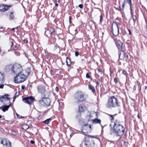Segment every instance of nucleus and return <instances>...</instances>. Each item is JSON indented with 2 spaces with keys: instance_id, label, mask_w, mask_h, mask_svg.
Instances as JSON below:
<instances>
[{
  "instance_id": "7",
  "label": "nucleus",
  "mask_w": 147,
  "mask_h": 147,
  "mask_svg": "<svg viewBox=\"0 0 147 147\" xmlns=\"http://www.w3.org/2000/svg\"><path fill=\"white\" fill-rule=\"evenodd\" d=\"M11 143L5 138L0 139V147H11Z\"/></svg>"
},
{
  "instance_id": "27",
  "label": "nucleus",
  "mask_w": 147,
  "mask_h": 147,
  "mask_svg": "<svg viewBox=\"0 0 147 147\" xmlns=\"http://www.w3.org/2000/svg\"><path fill=\"white\" fill-rule=\"evenodd\" d=\"M127 2L128 3L130 6V9H131V6L132 5L131 0H127Z\"/></svg>"
},
{
  "instance_id": "49",
  "label": "nucleus",
  "mask_w": 147,
  "mask_h": 147,
  "mask_svg": "<svg viewBox=\"0 0 147 147\" xmlns=\"http://www.w3.org/2000/svg\"><path fill=\"white\" fill-rule=\"evenodd\" d=\"M30 142L32 144L34 143V142L32 140H31Z\"/></svg>"
},
{
  "instance_id": "20",
  "label": "nucleus",
  "mask_w": 147,
  "mask_h": 147,
  "mask_svg": "<svg viewBox=\"0 0 147 147\" xmlns=\"http://www.w3.org/2000/svg\"><path fill=\"white\" fill-rule=\"evenodd\" d=\"M101 122V121L100 119H95L93 120V123L94 124L100 123Z\"/></svg>"
},
{
  "instance_id": "12",
  "label": "nucleus",
  "mask_w": 147,
  "mask_h": 147,
  "mask_svg": "<svg viewBox=\"0 0 147 147\" xmlns=\"http://www.w3.org/2000/svg\"><path fill=\"white\" fill-rule=\"evenodd\" d=\"M119 57L121 60L125 59L126 57L124 51L121 50H119Z\"/></svg>"
},
{
  "instance_id": "16",
  "label": "nucleus",
  "mask_w": 147,
  "mask_h": 147,
  "mask_svg": "<svg viewBox=\"0 0 147 147\" xmlns=\"http://www.w3.org/2000/svg\"><path fill=\"white\" fill-rule=\"evenodd\" d=\"M86 107L83 105H81L79 106L78 110L80 113L83 112L85 109Z\"/></svg>"
},
{
  "instance_id": "14",
  "label": "nucleus",
  "mask_w": 147,
  "mask_h": 147,
  "mask_svg": "<svg viewBox=\"0 0 147 147\" xmlns=\"http://www.w3.org/2000/svg\"><path fill=\"white\" fill-rule=\"evenodd\" d=\"M115 43L119 50H122L123 45L122 42L120 40H118Z\"/></svg>"
},
{
  "instance_id": "9",
  "label": "nucleus",
  "mask_w": 147,
  "mask_h": 147,
  "mask_svg": "<svg viewBox=\"0 0 147 147\" xmlns=\"http://www.w3.org/2000/svg\"><path fill=\"white\" fill-rule=\"evenodd\" d=\"M34 99V98L32 96H30L24 98L22 100L26 103L31 104L33 103Z\"/></svg>"
},
{
  "instance_id": "33",
  "label": "nucleus",
  "mask_w": 147,
  "mask_h": 147,
  "mask_svg": "<svg viewBox=\"0 0 147 147\" xmlns=\"http://www.w3.org/2000/svg\"><path fill=\"white\" fill-rule=\"evenodd\" d=\"M122 73L124 75H125V76H127L128 74L126 71H123Z\"/></svg>"
},
{
  "instance_id": "18",
  "label": "nucleus",
  "mask_w": 147,
  "mask_h": 147,
  "mask_svg": "<svg viewBox=\"0 0 147 147\" xmlns=\"http://www.w3.org/2000/svg\"><path fill=\"white\" fill-rule=\"evenodd\" d=\"M53 32H54V29L53 28H50L49 29H48L47 31H45V34L46 32L48 34H51L53 33Z\"/></svg>"
},
{
  "instance_id": "6",
  "label": "nucleus",
  "mask_w": 147,
  "mask_h": 147,
  "mask_svg": "<svg viewBox=\"0 0 147 147\" xmlns=\"http://www.w3.org/2000/svg\"><path fill=\"white\" fill-rule=\"evenodd\" d=\"M39 102L42 105L47 107L50 105L51 100L49 98H43L39 101Z\"/></svg>"
},
{
  "instance_id": "38",
  "label": "nucleus",
  "mask_w": 147,
  "mask_h": 147,
  "mask_svg": "<svg viewBox=\"0 0 147 147\" xmlns=\"http://www.w3.org/2000/svg\"><path fill=\"white\" fill-rule=\"evenodd\" d=\"M114 81L115 83H117L118 82L117 79V78H114Z\"/></svg>"
},
{
  "instance_id": "58",
  "label": "nucleus",
  "mask_w": 147,
  "mask_h": 147,
  "mask_svg": "<svg viewBox=\"0 0 147 147\" xmlns=\"http://www.w3.org/2000/svg\"><path fill=\"white\" fill-rule=\"evenodd\" d=\"M87 126L89 127L90 128H91V126L90 125H88Z\"/></svg>"
},
{
  "instance_id": "4",
  "label": "nucleus",
  "mask_w": 147,
  "mask_h": 147,
  "mask_svg": "<svg viewBox=\"0 0 147 147\" xmlns=\"http://www.w3.org/2000/svg\"><path fill=\"white\" fill-rule=\"evenodd\" d=\"M27 78L26 75L21 73L18 74L14 78V81L16 83H20L25 81Z\"/></svg>"
},
{
  "instance_id": "19",
  "label": "nucleus",
  "mask_w": 147,
  "mask_h": 147,
  "mask_svg": "<svg viewBox=\"0 0 147 147\" xmlns=\"http://www.w3.org/2000/svg\"><path fill=\"white\" fill-rule=\"evenodd\" d=\"M29 127V125L26 124H24L22 126V129L24 130H26L28 129Z\"/></svg>"
},
{
  "instance_id": "63",
  "label": "nucleus",
  "mask_w": 147,
  "mask_h": 147,
  "mask_svg": "<svg viewBox=\"0 0 147 147\" xmlns=\"http://www.w3.org/2000/svg\"><path fill=\"white\" fill-rule=\"evenodd\" d=\"M138 118H140V116H139V115H138Z\"/></svg>"
},
{
  "instance_id": "60",
  "label": "nucleus",
  "mask_w": 147,
  "mask_h": 147,
  "mask_svg": "<svg viewBox=\"0 0 147 147\" xmlns=\"http://www.w3.org/2000/svg\"><path fill=\"white\" fill-rule=\"evenodd\" d=\"M55 6H58V4L57 3H55Z\"/></svg>"
},
{
  "instance_id": "39",
  "label": "nucleus",
  "mask_w": 147,
  "mask_h": 147,
  "mask_svg": "<svg viewBox=\"0 0 147 147\" xmlns=\"http://www.w3.org/2000/svg\"><path fill=\"white\" fill-rule=\"evenodd\" d=\"M125 1H124V2L123 3V4L122 5V6L123 8H124L125 6Z\"/></svg>"
},
{
  "instance_id": "26",
  "label": "nucleus",
  "mask_w": 147,
  "mask_h": 147,
  "mask_svg": "<svg viewBox=\"0 0 147 147\" xmlns=\"http://www.w3.org/2000/svg\"><path fill=\"white\" fill-rule=\"evenodd\" d=\"M9 19L10 20H12L14 18V16L13 15V13L12 12H11V13L9 14Z\"/></svg>"
},
{
  "instance_id": "47",
  "label": "nucleus",
  "mask_w": 147,
  "mask_h": 147,
  "mask_svg": "<svg viewBox=\"0 0 147 147\" xmlns=\"http://www.w3.org/2000/svg\"><path fill=\"white\" fill-rule=\"evenodd\" d=\"M55 90L57 92H58L59 91V89L57 87H56L55 88Z\"/></svg>"
},
{
  "instance_id": "44",
  "label": "nucleus",
  "mask_w": 147,
  "mask_h": 147,
  "mask_svg": "<svg viewBox=\"0 0 147 147\" xmlns=\"http://www.w3.org/2000/svg\"><path fill=\"white\" fill-rule=\"evenodd\" d=\"M25 86L24 85H22L21 86L22 89V90L24 89L25 88Z\"/></svg>"
},
{
  "instance_id": "43",
  "label": "nucleus",
  "mask_w": 147,
  "mask_h": 147,
  "mask_svg": "<svg viewBox=\"0 0 147 147\" xmlns=\"http://www.w3.org/2000/svg\"><path fill=\"white\" fill-rule=\"evenodd\" d=\"M4 85L3 84H2L0 85V88H3V87Z\"/></svg>"
},
{
  "instance_id": "45",
  "label": "nucleus",
  "mask_w": 147,
  "mask_h": 147,
  "mask_svg": "<svg viewBox=\"0 0 147 147\" xmlns=\"http://www.w3.org/2000/svg\"><path fill=\"white\" fill-rule=\"evenodd\" d=\"M17 49L18 47L16 46H15L13 48V50H16Z\"/></svg>"
},
{
  "instance_id": "32",
  "label": "nucleus",
  "mask_w": 147,
  "mask_h": 147,
  "mask_svg": "<svg viewBox=\"0 0 147 147\" xmlns=\"http://www.w3.org/2000/svg\"><path fill=\"white\" fill-rule=\"evenodd\" d=\"M113 72V70L112 69H111V68H110V75L111 76Z\"/></svg>"
},
{
  "instance_id": "5",
  "label": "nucleus",
  "mask_w": 147,
  "mask_h": 147,
  "mask_svg": "<svg viewBox=\"0 0 147 147\" xmlns=\"http://www.w3.org/2000/svg\"><path fill=\"white\" fill-rule=\"evenodd\" d=\"M22 70V66L19 64H16L13 65L12 73L18 74H20Z\"/></svg>"
},
{
  "instance_id": "64",
  "label": "nucleus",
  "mask_w": 147,
  "mask_h": 147,
  "mask_svg": "<svg viewBox=\"0 0 147 147\" xmlns=\"http://www.w3.org/2000/svg\"><path fill=\"white\" fill-rule=\"evenodd\" d=\"M90 137H91V138L93 137V136H90Z\"/></svg>"
},
{
  "instance_id": "23",
  "label": "nucleus",
  "mask_w": 147,
  "mask_h": 147,
  "mask_svg": "<svg viewBox=\"0 0 147 147\" xmlns=\"http://www.w3.org/2000/svg\"><path fill=\"white\" fill-rule=\"evenodd\" d=\"M66 62L67 65L70 66L71 64V60L68 57L66 58Z\"/></svg>"
},
{
  "instance_id": "48",
  "label": "nucleus",
  "mask_w": 147,
  "mask_h": 147,
  "mask_svg": "<svg viewBox=\"0 0 147 147\" xmlns=\"http://www.w3.org/2000/svg\"><path fill=\"white\" fill-rule=\"evenodd\" d=\"M57 49V46H55L54 48V50Z\"/></svg>"
},
{
  "instance_id": "29",
  "label": "nucleus",
  "mask_w": 147,
  "mask_h": 147,
  "mask_svg": "<svg viewBox=\"0 0 147 147\" xmlns=\"http://www.w3.org/2000/svg\"><path fill=\"white\" fill-rule=\"evenodd\" d=\"M117 115V114H115L114 115H109V116L110 117H111V118L110 119L111 120H113L114 119V116L116 115Z\"/></svg>"
},
{
  "instance_id": "36",
  "label": "nucleus",
  "mask_w": 147,
  "mask_h": 147,
  "mask_svg": "<svg viewBox=\"0 0 147 147\" xmlns=\"http://www.w3.org/2000/svg\"><path fill=\"white\" fill-rule=\"evenodd\" d=\"M78 7L81 9H82L83 7V6L82 4H80L78 5Z\"/></svg>"
},
{
  "instance_id": "37",
  "label": "nucleus",
  "mask_w": 147,
  "mask_h": 147,
  "mask_svg": "<svg viewBox=\"0 0 147 147\" xmlns=\"http://www.w3.org/2000/svg\"><path fill=\"white\" fill-rule=\"evenodd\" d=\"M79 55V53L78 52H75V55L76 57L78 56Z\"/></svg>"
},
{
  "instance_id": "21",
  "label": "nucleus",
  "mask_w": 147,
  "mask_h": 147,
  "mask_svg": "<svg viewBox=\"0 0 147 147\" xmlns=\"http://www.w3.org/2000/svg\"><path fill=\"white\" fill-rule=\"evenodd\" d=\"M1 107V109L2 110V111L4 112H5V111L8 110V107H7L6 105L4 106H2Z\"/></svg>"
},
{
  "instance_id": "30",
  "label": "nucleus",
  "mask_w": 147,
  "mask_h": 147,
  "mask_svg": "<svg viewBox=\"0 0 147 147\" xmlns=\"http://www.w3.org/2000/svg\"><path fill=\"white\" fill-rule=\"evenodd\" d=\"M19 92H16L15 93V95L14 96L15 98H16L18 97L19 96Z\"/></svg>"
},
{
  "instance_id": "2",
  "label": "nucleus",
  "mask_w": 147,
  "mask_h": 147,
  "mask_svg": "<svg viewBox=\"0 0 147 147\" xmlns=\"http://www.w3.org/2000/svg\"><path fill=\"white\" fill-rule=\"evenodd\" d=\"M106 106L107 108H111L119 107L120 105L117 99L113 96H111L108 99Z\"/></svg>"
},
{
  "instance_id": "53",
  "label": "nucleus",
  "mask_w": 147,
  "mask_h": 147,
  "mask_svg": "<svg viewBox=\"0 0 147 147\" xmlns=\"http://www.w3.org/2000/svg\"><path fill=\"white\" fill-rule=\"evenodd\" d=\"M117 9L118 10H119V11H120V10H121L120 8V7H117Z\"/></svg>"
},
{
  "instance_id": "34",
  "label": "nucleus",
  "mask_w": 147,
  "mask_h": 147,
  "mask_svg": "<svg viewBox=\"0 0 147 147\" xmlns=\"http://www.w3.org/2000/svg\"><path fill=\"white\" fill-rule=\"evenodd\" d=\"M86 77L87 78H91L90 76L89 75L88 73H87L86 75Z\"/></svg>"
},
{
  "instance_id": "46",
  "label": "nucleus",
  "mask_w": 147,
  "mask_h": 147,
  "mask_svg": "<svg viewBox=\"0 0 147 147\" xmlns=\"http://www.w3.org/2000/svg\"><path fill=\"white\" fill-rule=\"evenodd\" d=\"M128 30L129 32V34L130 35H131V30H129V29H128Z\"/></svg>"
},
{
  "instance_id": "28",
  "label": "nucleus",
  "mask_w": 147,
  "mask_h": 147,
  "mask_svg": "<svg viewBox=\"0 0 147 147\" xmlns=\"http://www.w3.org/2000/svg\"><path fill=\"white\" fill-rule=\"evenodd\" d=\"M131 16H132L133 19L134 20V23H135V22L137 20L136 16L133 15L132 13H131Z\"/></svg>"
},
{
  "instance_id": "3",
  "label": "nucleus",
  "mask_w": 147,
  "mask_h": 147,
  "mask_svg": "<svg viewBox=\"0 0 147 147\" xmlns=\"http://www.w3.org/2000/svg\"><path fill=\"white\" fill-rule=\"evenodd\" d=\"M85 99L84 94L81 91L77 92L75 94L74 97L75 103H79L84 101Z\"/></svg>"
},
{
  "instance_id": "35",
  "label": "nucleus",
  "mask_w": 147,
  "mask_h": 147,
  "mask_svg": "<svg viewBox=\"0 0 147 147\" xmlns=\"http://www.w3.org/2000/svg\"><path fill=\"white\" fill-rule=\"evenodd\" d=\"M16 115L17 116V117L18 118H24V117L20 116L19 115H18L17 113H16Z\"/></svg>"
},
{
  "instance_id": "15",
  "label": "nucleus",
  "mask_w": 147,
  "mask_h": 147,
  "mask_svg": "<svg viewBox=\"0 0 147 147\" xmlns=\"http://www.w3.org/2000/svg\"><path fill=\"white\" fill-rule=\"evenodd\" d=\"M10 7L7 5H4L0 6V11H4L7 10Z\"/></svg>"
},
{
  "instance_id": "41",
  "label": "nucleus",
  "mask_w": 147,
  "mask_h": 147,
  "mask_svg": "<svg viewBox=\"0 0 147 147\" xmlns=\"http://www.w3.org/2000/svg\"><path fill=\"white\" fill-rule=\"evenodd\" d=\"M52 43H54L55 42V41H56V39L55 38H53V39H52Z\"/></svg>"
},
{
  "instance_id": "62",
  "label": "nucleus",
  "mask_w": 147,
  "mask_h": 147,
  "mask_svg": "<svg viewBox=\"0 0 147 147\" xmlns=\"http://www.w3.org/2000/svg\"><path fill=\"white\" fill-rule=\"evenodd\" d=\"M10 43H11V46H12L13 45V42L12 41H11V42H10Z\"/></svg>"
},
{
  "instance_id": "31",
  "label": "nucleus",
  "mask_w": 147,
  "mask_h": 147,
  "mask_svg": "<svg viewBox=\"0 0 147 147\" xmlns=\"http://www.w3.org/2000/svg\"><path fill=\"white\" fill-rule=\"evenodd\" d=\"M100 23H101L102 22V20L103 19V16L102 15H101L100 16Z\"/></svg>"
},
{
  "instance_id": "52",
  "label": "nucleus",
  "mask_w": 147,
  "mask_h": 147,
  "mask_svg": "<svg viewBox=\"0 0 147 147\" xmlns=\"http://www.w3.org/2000/svg\"><path fill=\"white\" fill-rule=\"evenodd\" d=\"M96 84H97V86H99L100 84L99 83L98 81L96 82Z\"/></svg>"
},
{
  "instance_id": "24",
  "label": "nucleus",
  "mask_w": 147,
  "mask_h": 147,
  "mask_svg": "<svg viewBox=\"0 0 147 147\" xmlns=\"http://www.w3.org/2000/svg\"><path fill=\"white\" fill-rule=\"evenodd\" d=\"M8 95H5L4 96H0V101H1L2 102H3V100H2V98H6L7 99H8L9 98L8 97H7L8 96Z\"/></svg>"
},
{
  "instance_id": "56",
  "label": "nucleus",
  "mask_w": 147,
  "mask_h": 147,
  "mask_svg": "<svg viewBox=\"0 0 147 147\" xmlns=\"http://www.w3.org/2000/svg\"><path fill=\"white\" fill-rule=\"evenodd\" d=\"M17 27H16V28H13L12 29H11V30H14L15 29H17Z\"/></svg>"
},
{
  "instance_id": "61",
  "label": "nucleus",
  "mask_w": 147,
  "mask_h": 147,
  "mask_svg": "<svg viewBox=\"0 0 147 147\" xmlns=\"http://www.w3.org/2000/svg\"><path fill=\"white\" fill-rule=\"evenodd\" d=\"M145 20L146 23H147V20H146L145 17Z\"/></svg>"
},
{
  "instance_id": "13",
  "label": "nucleus",
  "mask_w": 147,
  "mask_h": 147,
  "mask_svg": "<svg viewBox=\"0 0 147 147\" xmlns=\"http://www.w3.org/2000/svg\"><path fill=\"white\" fill-rule=\"evenodd\" d=\"M13 65L12 64L7 65L5 67V70L7 71L10 72L11 73L13 69Z\"/></svg>"
},
{
  "instance_id": "57",
  "label": "nucleus",
  "mask_w": 147,
  "mask_h": 147,
  "mask_svg": "<svg viewBox=\"0 0 147 147\" xmlns=\"http://www.w3.org/2000/svg\"><path fill=\"white\" fill-rule=\"evenodd\" d=\"M53 32V33L55 34L57 33V32L56 31H54V30Z\"/></svg>"
},
{
  "instance_id": "40",
  "label": "nucleus",
  "mask_w": 147,
  "mask_h": 147,
  "mask_svg": "<svg viewBox=\"0 0 147 147\" xmlns=\"http://www.w3.org/2000/svg\"><path fill=\"white\" fill-rule=\"evenodd\" d=\"M11 134L13 135H15L16 134V133L14 131H12Z\"/></svg>"
},
{
  "instance_id": "22",
  "label": "nucleus",
  "mask_w": 147,
  "mask_h": 147,
  "mask_svg": "<svg viewBox=\"0 0 147 147\" xmlns=\"http://www.w3.org/2000/svg\"><path fill=\"white\" fill-rule=\"evenodd\" d=\"M89 89L90 90H91L92 92L94 93L95 92V89L94 87L92 85H89Z\"/></svg>"
},
{
  "instance_id": "55",
  "label": "nucleus",
  "mask_w": 147,
  "mask_h": 147,
  "mask_svg": "<svg viewBox=\"0 0 147 147\" xmlns=\"http://www.w3.org/2000/svg\"><path fill=\"white\" fill-rule=\"evenodd\" d=\"M30 71H28V72H27L28 75H29V74H30Z\"/></svg>"
},
{
  "instance_id": "54",
  "label": "nucleus",
  "mask_w": 147,
  "mask_h": 147,
  "mask_svg": "<svg viewBox=\"0 0 147 147\" xmlns=\"http://www.w3.org/2000/svg\"><path fill=\"white\" fill-rule=\"evenodd\" d=\"M11 104H10L8 105H6V106L7 107H8V108L9 109V108L11 106Z\"/></svg>"
},
{
  "instance_id": "8",
  "label": "nucleus",
  "mask_w": 147,
  "mask_h": 147,
  "mask_svg": "<svg viewBox=\"0 0 147 147\" xmlns=\"http://www.w3.org/2000/svg\"><path fill=\"white\" fill-rule=\"evenodd\" d=\"M112 32L114 35L117 36L119 33V28L117 23L115 22L112 24Z\"/></svg>"
},
{
  "instance_id": "51",
  "label": "nucleus",
  "mask_w": 147,
  "mask_h": 147,
  "mask_svg": "<svg viewBox=\"0 0 147 147\" xmlns=\"http://www.w3.org/2000/svg\"><path fill=\"white\" fill-rule=\"evenodd\" d=\"M24 42H26V43L28 42V40H27L24 39Z\"/></svg>"
},
{
  "instance_id": "59",
  "label": "nucleus",
  "mask_w": 147,
  "mask_h": 147,
  "mask_svg": "<svg viewBox=\"0 0 147 147\" xmlns=\"http://www.w3.org/2000/svg\"><path fill=\"white\" fill-rule=\"evenodd\" d=\"M59 0H55V1H54V2H58L59 1Z\"/></svg>"
},
{
  "instance_id": "11",
  "label": "nucleus",
  "mask_w": 147,
  "mask_h": 147,
  "mask_svg": "<svg viewBox=\"0 0 147 147\" xmlns=\"http://www.w3.org/2000/svg\"><path fill=\"white\" fill-rule=\"evenodd\" d=\"M38 92L42 94H45V93L47 92L45 90V87L44 86L40 85L38 86Z\"/></svg>"
},
{
  "instance_id": "42",
  "label": "nucleus",
  "mask_w": 147,
  "mask_h": 147,
  "mask_svg": "<svg viewBox=\"0 0 147 147\" xmlns=\"http://www.w3.org/2000/svg\"><path fill=\"white\" fill-rule=\"evenodd\" d=\"M4 29L3 27H0V32L2 31Z\"/></svg>"
},
{
  "instance_id": "17",
  "label": "nucleus",
  "mask_w": 147,
  "mask_h": 147,
  "mask_svg": "<svg viewBox=\"0 0 147 147\" xmlns=\"http://www.w3.org/2000/svg\"><path fill=\"white\" fill-rule=\"evenodd\" d=\"M5 81L4 75L0 72V84L4 82Z\"/></svg>"
},
{
  "instance_id": "50",
  "label": "nucleus",
  "mask_w": 147,
  "mask_h": 147,
  "mask_svg": "<svg viewBox=\"0 0 147 147\" xmlns=\"http://www.w3.org/2000/svg\"><path fill=\"white\" fill-rule=\"evenodd\" d=\"M133 90H134L135 91L136 90V87L135 86H134L133 88Z\"/></svg>"
},
{
  "instance_id": "10",
  "label": "nucleus",
  "mask_w": 147,
  "mask_h": 147,
  "mask_svg": "<svg viewBox=\"0 0 147 147\" xmlns=\"http://www.w3.org/2000/svg\"><path fill=\"white\" fill-rule=\"evenodd\" d=\"M95 73L96 77L97 79L100 78H102L104 76V74L102 70L100 68L98 69L96 71H95Z\"/></svg>"
},
{
  "instance_id": "25",
  "label": "nucleus",
  "mask_w": 147,
  "mask_h": 147,
  "mask_svg": "<svg viewBox=\"0 0 147 147\" xmlns=\"http://www.w3.org/2000/svg\"><path fill=\"white\" fill-rule=\"evenodd\" d=\"M51 120L52 119L51 118H49L43 121V122L45 124H48Z\"/></svg>"
},
{
  "instance_id": "1",
  "label": "nucleus",
  "mask_w": 147,
  "mask_h": 147,
  "mask_svg": "<svg viewBox=\"0 0 147 147\" xmlns=\"http://www.w3.org/2000/svg\"><path fill=\"white\" fill-rule=\"evenodd\" d=\"M118 120L116 119L114 122L113 128L110 129V134H114L117 136L123 135L124 133L125 128Z\"/></svg>"
}]
</instances>
